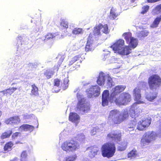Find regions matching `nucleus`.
I'll use <instances>...</instances> for the list:
<instances>
[{
  "label": "nucleus",
  "mask_w": 161,
  "mask_h": 161,
  "mask_svg": "<svg viewBox=\"0 0 161 161\" xmlns=\"http://www.w3.org/2000/svg\"><path fill=\"white\" fill-rule=\"evenodd\" d=\"M100 87L97 85H95L91 87L88 92H92L91 93H90L92 96L96 94L95 96H98L100 94Z\"/></svg>",
  "instance_id": "obj_18"
},
{
  "label": "nucleus",
  "mask_w": 161,
  "mask_h": 161,
  "mask_svg": "<svg viewBox=\"0 0 161 161\" xmlns=\"http://www.w3.org/2000/svg\"><path fill=\"white\" fill-rule=\"evenodd\" d=\"M148 82L150 89H156L161 86V78L157 74L153 75L148 78Z\"/></svg>",
  "instance_id": "obj_5"
},
{
  "label": "nucleus",
  "mask_w": 161,
  "mask_h": 161,
  "mask_svg": "<svg viewBox=\"0 0 161 161\" xmlns=\"http://www.w3.org/2000/svg\"><path fill=\"white\" fill-rule=\"evenodd\" d=\"M64 76H65L64 75H62V77L63 78H64Z\"/></svg>",
  "instance_id": "obj_60"
},
{
  "label": "nucleus",
  "mask_w": 161,
  "mask_h": 161,
  "mask_svg": "<svg viewBox=\"0 0 161 161\" xmlns=\"http://www.w3.org/2000/svg\"><path fill=\"white\" fill-rule=\"evenodd\" d=\"M93 40L92 34L90 33L88 37L87 43L85 47V50L86 52L91 51L92 49Z\"/></svg>",
  "instance_id": "obj_12"
},
{
  "label": "nucleus",
  "mask_w": 161,
  "mask_h": 161,
  "mask_svg": "<svg viewBox=\"0 0 161 161\" xmlns=\"http://www.w3.org/2000/svg\"><path fill=\"white\" fill-rule=\"evenodd\" d=\"M123 36L124 37V38L127 43H128L131 38L133 37H132V34L129 32L124 33Z\"/></svg>",
  "instance_id": "obj_28"
},
{
  "label": "nucleus",
  "mask_w": 161,
  "mask_h": 161,
  "mask_svg": "<svg viewBox=\"0 0 161 161\" xmlns=\"http://www.w3.org/2000/svg\"><path fill=\"white\" fill-rule=\"evenodd\" d=\"M102 24H99L97 25H96L94 27L93 34H92L93 37L94 36L95 38H97L101 36L100 30L102 28Z\"/></svg>",
  "instance_id": "obj_13"
},
{
  "label": "nucleus",
  "mask_w": 161,
  "mask_h": 161,
  "mask_svg": "<svg viewBox=\"0 0 161 161\" xmlns=\"http://www.w3.org/2000/svg\"><path fill=\"white\" fill-rule=\"evenodd\" d=\"M158 161H161V159H158Z\"/></svg>",
  "instance_id": "obj_61"
},
{
  "label": "nucleus",
  "mask_w": 161,
  "mask_h": 161,
  "mask_svg": "<svg viewBox=\"0 0 161 161\" xmlns=\"http://www.w3.org/2000/svg\"><path fill=\"white\" fill-rule=\"evenodd\" d=\"M60 26L62 29H66L68 27L69 24L65 19H62L61 20Z\"/></svg>",
  "instance_id": "obj_33"
},
{
  "label": "nucleus",
  "mask_w": 161,
  "mask_h": 161,
  "mask_svg": "<svg viewBox=\"0 0 161 161\" xmlns=\"http://www.w3.org/2000/svg\"><path fill=\"white\" fill-rule=\"evenodd\" d=\"M101 150L103 157L108 158L113 157L116 151V147L114 143L107 142L102 146Z\"/></svg>",
  "instance_id": "obj_2"
},
{
  "label": "nucleus",
  "mask_w": 161,
  "mask_h": 161,
  "mask_svg": "<svg viewBox=\"0 0 161 161\" xmlns=\"http://www.w3.org/2000/svg\"><path fill=\"white\" fill-rule=\"evenodd\" d=\"M34 128V127L32 125L27 124H24L21 125L19 127V130L21 131H24L31 132L33 130Z\"/></svg>",
  "instance_id": "obj_15"
},
{
  "label": "nucleus",
  "mask_w": 161,
  "mask_h": 161,
  "mask_svg": "<svg viewBox=\"0 0 161 161\" xmlns=\"http://www.w3.org/2000/svg\"><path fill=\"white\" fill-rule=\"evenodd\" d=\"M64 58L62 57H61L59 58L58 61V65L59 66H60Z\"/></svg>",
  "instance_id": "obj_51"
},
{
  "label": "nucleus",
  "mask_w": 161,
  "mask_h": 161,
  "mask_svg": "<svg viewBox=\"0 0 161 161\" xmlns=\"http://www.w3.org/2000/svg\"><path fill=\"white\" fill-rule=\"evenodd\" d=\"M132 111L134 112L133 114H132V116H133L134 117H137L138 115V114L139 113L140 111H138V112L137 111V112L136 113H135V111L132 110Z\"/></svg>",
  "instance_id": "obj_52"
},
{
  "label": "nucleus",
  "mask_w": 161,
  "mask_h": 161,
  "mask_svg": "<svg viewBox=\"0 0 161 161\" xmlns=\"http://www.w3.org/2000/svg\"><path fill=\"white\" fill-rule=\"evenodd\" d=\"M137 129L138 130H141V128H140V127H137Z\"/></svg>",
  "instance_id": "obj_56"
},
{
  "label": "nucleus",
  "mask_w": 161,
  "mask_h": 161,
  "mask_svg": "<svg viewBox=\"0 0 161 161\" xmlns=\"http://www.w3.org/2000/svg\"><path fill=\"white\" fill-rule=\"evenodd\" d=\"M155 9L158 13H161V4L156 6L155 8Z\"/></svg>",
  "instance_id": "obj_47"
},
{
  "label": "nucleus",
  "mask_w": 161,
  "mask_h": 161,
  "mask_svg": "<svg viewBox=\"0 0 161 161\" xmlns=\"http://www.w3.org/2000/svg\"><path fill=\"white\" fill-rule=\"evenodd\" d=\"M148 34V32L145 31H142V36H147Z\"/></svg>",
  "instance_id": "obj_50"
},
{
  "label": "nucleus",
  "mask_w": 161,
  "mask_h": 161,
  "mask_svg": "<svg viewBox=\"0 0 161 161\" xmlns=\"http://www.w3.org/2000/svg\"><path fill=\"white\" fill-rule=\"evenodd\" d=\"M118 15L114 10L113 9H111L110 10V18L112 19H114L117 17Z\"/></svg>",
  "instance_id": "obj_39"
},
{
  "label": "nucleus",
  "mask_w": 161,
  "mask_h": 161,
  "mask_svg": "<svg viewBox=\"0 0 161 161\" xmlns=\"http://www.w3.org/2000/svg\"><path fill=\"white\" fill-rule=\"evenodd\" d=\"M61 147L66 152H74L80 148V144L74 140H67L62 144Z\"/></svg>",
  "instance_id": "obj_3"
},
{
  "label": "nucleus",
  "mask_w": 161,
  "mask_h": 161,
  "mask_svg": "<svg viewBox=\"0 0 161 161\" xmlns=\"http://www.w3.org/2000/svg\"><path fill=\"white\" fill-rule=\"evenodd\" d=\"M32 89L31 92V95L35 96H37L39 95L38 88L35 84H33L31 86Z\"/></svg>",
  "instance_id": "obj_22"
},
{
  "label": "nucleus",
  "mask_w": 161,
  "mask_h": 161,
  "mask_svg": "<svg viewBox=\"0 0 161 161\" xmlns=\"http://www.w3.org/2000/svg\"><path fill=\"white\" fill-rule=\"evenodd\" d=\"M105 80V75L103 74L99 75L97 80V83L100 86L103 85L104 84Z\"/></svg>",
  "instance_id": "obj_21"
},
{
  "label": "nucleus",
  "mask_w": 161,
  "mask_h": 161,
  "mask_svg": "<svg viewBox=\"0 0 161 161\" xmlns=\"http://www.w3.org/2000/svg\"><path fill=\"white\" fill-rule=\"evenodd\" d=\"M55 34L53 33L48 32L45 36V38L44 40L45 42L53 39L55 37Z\"/></svg>",
  "instance_id": "obj_25"
},
{
  "label": "nucleus",
  "mask_w": 161,
  "mask_h": 161,
  "mask_svg": "<svg viewBox=\"0 0 161 161\" xmlns=\"http://www.w3.org/2000/svg\"><path fill=\"white\" fill-rule=\"evenodd\" d=\"M76 108L77 111L81 114L87 113L90 110V104L84 98H81L78 100Z\"/></svg>",
  "instance_id": "obj_4"
},
{
  "label": "nucleus",
  "mask_w": 161,
  "mask_h": 161,
  "mask_svg": "<svg viewBox=\"0 0 161 161\" xmlns=\"http://www.w3.org/2000/svg\"><path fill=\"white\" fill-rule=\"evenodd\" d=\"M102 28H103V30H102V32L106 34L109 33V30L108 29V26L107 24H105L104 25H102Z\"/></svg>",
  "instance_id": "obj_43"
},
{
  "label": "nucleus",
  "mask_w": 161,
  "mask_h": 161,
  "mask_svg": "<svg viewBox=\"0 0 161 161\" xmlns=\"http://www.w3.org/2000/svg\"><path fill=\"white\" fill-rule=\"evenodd\" d=\"M161 21V15H159L155 19L153 23L151 25L150 27L153 28L158 27Z\"/></svg>",
  "instance_id": "obj_19"
},
{
  "label": "nucleus",
  "mask_w": 161,
  "mask_h": 161,
  "mask_svg": "<svg viewBox=\"0 0 161 161\" xmlns=\"http://www.w3.org/2000/svg\"><path fill=\"white\" fill-rule=\"evenodd\" d=\"M80 58V57L79 55L75 56L69 62L68 65L69 66L72 65L75 62L79 60Z\"/></svg>",
  "instance_id": "obj_34"
},
{
  "label": "nucleus",
  "mask_w": 161,
  "mask_h": 161,
  "mask_svg": "<svg viewBox=\"0 0 161 161\" xmlns=\"http://www.w3.org/2000/svg\"><path fill=\"white\" fill-rule=\"evenodd\" d=\"M76 154L70 156L66 158L65 161H74L76 159Z\"/></svg>",
  "instance_id": "obj_42"
},
{
  "label": "nucleus",
  "mask_w": 161,
  "mask_h": 161,
  "mask_svg": "<svg viewBox=\"0 0 161 161\" xmlns=\"http://www.w3.org/2000/svg\"><path fill=\"white\" fill-rule=\"evenodd\" d=\"M69 80L68 79V76H66L63 80V84L64 87H66L68 86V83L69 82Z\"/></svg>",
  "instance_id": "obj_46"
},
{
  "label": "nucleus",
  "mask_w": 161,
  "mask_h": 161,
  "mask_svg": "<svg viewBox=\"0 0 161 161\" xmlns=\"http://www.w3.org/2000/svg\"><path fill=\"white\" fill-rule=\"evenodd\" d=\"M149 9V6L148 5L143 6L142 8V14L147 13Z\"/></svg>",
  "instance_id": "obj_41"
},
{
  "label": "nucleus",
  "mask_w": 161,
  "mask_h": 161,
  "mask_svg": "<svg viewBox=\"0 0 161 161\" xmlns=\"http://www.w3.org/2000/svg\"><path fill=\"white\" fill-rule=\"evenodd\" d=\"M12 133V130H9L5 131L1 135V138L2 139H3L9 137Z\"/></svg>",
  "instance_id": "obj_26"
},
{
  "label": "nucleus",
  "mask_w": 161,
  "mask_h": 161,
  "mask_svg": "<svg viewBox=\"0 0 161 161\" xmlns=\"http://www.w3.org/2000/svg\"><path fill=\"white\" fill-rule=\"evenodd\" d=\"M21 122V119L19 116H15L9 117L6 119L5 123L7 125H17Z\"/></svg>",
  "instance_id": "obj_10"
},
{
  "label": "nucleus",
  "mask_w": 161,
  "mask_h": 161,
  "mask_svg": "<svg viewBox=\"0 0 161 161\" xmlns=\"http://www.w3.org/2000/svg\"><path fill=\"white\" fill-rule=\"evenodd\" d=\"M10 161H17L16 158H14L12 160H11Z\"/></svg>",
  "instance_id": "obj_55"
},
{
  "label": "nucleus",
  "mask_w": 161,
  "mask_h": 161,
  "mask_svg": "<svg viewBox=\"0 0 161 161\" xmlns=\"http://www.w3.org/2000/svg\"><path fill=\"white\" fill-rule=\"evenodd\" d=\"M83 30L80 28H75L73 29L72 31V34L75 35H79L83 33Z\"/></svg>",
  "instance_id": "obj_30"
},
{
  "label": "nucleus",
  "mask_w": 161,
  "mask_h": 161,
  "mask_svg": "<svg viewBox=\"0 0 161 161\" xmlns=\"http://www.w3.org/2000/svg\"><path fill=\"white\" fill-rule=\"evenodd\" d=\"M14 143L11 141H9L7 142L4 145L3 147L4 151L5 152H8L11 150Z\"/></svg>",
  "instance_id": "obj_20"
},
{
  "label": "nucleus",
  "mask_w": 161,
  "mask_h": 161,
  "mask_svg": "<svg viewBox=\"0 0 161 161\" xmlns=\"http://www.w3.org/2000/svg\"><path fill=\"white\" fill-rule=\"evenodd\" d=\"M15 84V83H13L12 84V85H13L14 84Z\"/></svg>",
  "instance_id": "obj_62"
},
{
  "label": "nucleus",
  "mask_w": 161,
  "mask_h": 161,
  "mask_svg": "<svg viewBox=\"0 0 161 161\" xmlns=\"http://www.w3.org/2000/svg\"><path fill=\"white\" fill-rule=\"evenodd\" d=\"M61 80L58 78L54 79L53 80V87H59L60 84Z\"/></svg>",
  "instance_id": "obj_40"
},
{
  "label": "nucleus",
  "mask_w": 161,
  "mask_h": 161,
  "mask_svg": "<svg viewBox=\"0 0 161 161\" xmlns=\"http://www.w3.org/2000/svg\"><path fill=\"white\" fill-rule=\"evenodd\" d=\"M76 138L77 140L80 142H82L85 139V135L82 133L78 134L76 136Z\"/></svg>",
  "instance_id": "obj_37"
},
{
  "label": "nucleus",
  "mask_w": 161,
  "mask_h": 161,
  "mask_svg": "<svg viewBox=\"0 0 161 161\" xmlns=\"http://www.w3.org/2000/svg\"><path fill=\"white\" fill-rule=\"evenodd\" d=\"M54 72L49 70H46L44 73V75L47 79L50 78L53 75Z\"/></svg>",
  "instance_id": "obj_35"
},
{
  "label": "nucleus",
  "mask_w": 161,
  "mask_h": 161,
  "mask_svg": "<svg viewBox=\"0 0 161 161\" xmlns=\"http://www.w3.org/2000/svg\"><path fill=\"white\" fill-rule=\"evenodd\" d=\"M130 47L133 48H135L138 44V41L137 39L133 37L128 43Z\"/></svg>",
  "instance_id": "obj_23"
},
{
  "label": "nucleus",
  "mask_w": 161,
  "mask_h": 161,
  "mask_svg": "<svg viewBox=\"0 0 161 161\" xmlns=\"http://www.w3.org/2000/svg\"><path fill=\"white\" fill-rule=\"evenodd\" d=\"M126 86L122 85H118L112 89L111 90V94L109 98V101L111 103L114 102L116 99H117L118 95L123 91Z\"/></svg>",
  "instance_id": "obj_6"
},
{
  "label": "nucleus",
  "mask_w": 161,
  "mask_h": 161,
  "mask_svg": "<svg viewBox=\"0 0 161 161\" xmlns=\"http://www.w3.org/2000/svg\"><path fill=\"white\" fill-rule=\"evenodd\" d=\"M158 95V92L155 91L150 92L146 96V98L147 100L150 102H153L156 99Z\"/></svg>",
  "instance_id": "obj_17"
},
{
  "label": "nucleus",
  "mask_w": 161,
  "mask_h": 161,
  "mask_svg": "<svg viewBox=\"0 0 161 161\" xmlns=\"http://www.w3.org/2000/svg\"><path fill=\"white\" fill-rule=\"evenodd\" d=\"M109 97V91L107 90H105L102 94V104L103 106H107L108 104Z\"/></svg>",
  "instance_id": "obj_11"
},
{
  "label": "nucleus",
  "mask_w": 161,
  "mask_h": 161,
  "mask_svg": "<svg viewBox=\"0 0 161 161\" xmlns=\"http://www.w3.org/2000/svg\"><path fill=\"white\" fill-rule=\"evenodd\" d=\"M121 115L117 117H114L112 118V121L113 124L114 125H118L122 122V119H121L120 116Z\"/></svg>",
  "instance_id": "obj_29"
},
{
  "label": "nucleus",
  "mask_w": 161,
  "mask_h": 161,
  "mask_svg": "<svg viewBox=\"0 0 161 161\" xmlns=\"http://www.w3.org/2000/svg\"><path fill=\"white\" fill-rule=\"evenodd\" d=\"M20 143L19 141H18V142H16V143Z\"/></svg>",
  "instance_id": "obj_59"
},
{
  "label": "nucleus",
  "mask_w": 161,
  "mask_h": 161,
  "mask_svg": "<svg viewBox=\"0 0 161 161\" xmlns=\"http://www.w3.org/2000/svg\"><path fill=\"white\" fill-rule=\"evenodd\" d=\"M157 124L159 125V130H161V117L160 119L157 121Z\"/></svg>",
  "instance_id": "obj_53"
},
{
  "label": "nucleus",
  "mask_w": 161,
  "mask_h": 161,
  "mask_svg": "<svg viewBox=\"0 0 161 161\" xmlns=\"http://www.w3.org/2000/svg\"><path fill=\"white\" fill-rule=\"evenodd\" d=\"M17 89L16 87H12L8 88L2 91V92L4 94H6L7 95H11Z\"/></svg>",
  "instance_id": "obj_24"
},
{
  "label": "nucleus",
  "mask_w": 161,
  "mask_h": 161,
  "mask_svg": "<svg viewBox=\"0 0 161 161\" xmlns=\"http://www.w3.org/2000/svg\"><path fill=\"white\" fill-rule=\"evenodd\" d=\"M22 136L21 133L20 132H15L13 133L12 136V140H14L17 139L19 137H21Z\"/></svg>",
  "instance_id": "obj_38"
},
{
  "label": "nucleus",
  "mask_w": 161,
  "mask_h": 161,
  "mask_svg": "<svg viewBox=\"0 0 161 161\" xmlns=\"http://www.w3.org/2000/svg\"><path fill=\"white\" fill-rule=\"evenodd\" d=\"M135 96V99L136 101H139L141 98V95L140 94V90L137 87H136L134 90Z\"/></svg>",
  "instance_id": "obj_27"
},
{
  "label": "nucleus",
  "mask_w": 161,
  "mask_h": 161,
  "mask_svg": "<svg viewBox=\"0 0 161 161\" xmlns=\"http://www.w3.org/2000/svg\"><path fill=\"white\" fill-rule=\"evenodd\" d=\"M129 116L128 112L126 111H124L123 113L121 119H122V121L127 118Z\"/></svg>",
  "instance_id": "obj_44"
},
{
  "label": "nucleus",
  "mask_w": 161,
  "mask_h": 161,
  "mask_svg": "<svg viewBox=\"0 0 161 161\" xmlns=\"http://www.w3.org/2000/svg\"><path fill=\"white\" fill-rule=\"evenodd\" d=\"M21 157L23 158H25L27 157V154H26V151H23L21 155Z\"/></svg>",
  "instance_id": "obj_49"
},
{
  "label": "nucleus",
  "mask_w": 161,
  "mask_h": 161,
  "mask_svg": "<svg viewBox=\"0 0 161 161\" xmlns=\"http://www.w3.org/2000/svg\"><path fill=\"white\" fill-rule=\"evenodd\" d=\"M69 121L77 123L79 122L80 117L76 113L71 112L69 114Z\"/></svg>",
  "instance_id": "obj_16"
},
{
  "label": "nucleus",
  "mask_w": 161,
  "mask_h": 161,
  "mask_svg": "<svg viewBox=\"0 0 161 161\" xmlns=\"http://www.w3.org/2000/svg\"><path fill=\"white\" fill-rule=\"evenodd\" d=\"M125 43L124 41L122 39L117 40L111 47L115 53H118L122 55H127L131 53V49L129 46H126L121 50L122 47Z\"/></svg>",
  "instance_id": "obj_1"
},
{
  "label": "nucleus",
  "mask_w": 161,
  "mask_h": 161,
  "mask_svg": "<svg viewBox=\"0 0 161 161\" xmlns=\"http://www.w3.org/2000/svg\"><path fill=\"white\" fill-rule=\"evenodd\" d=\"M135 0H131V2L132 3H134Z\"/></svg>",
  "instance_id": "obj_57"
},
{
  "label": "nucleus",
  "mask_w": 161,
  "mask_h": 161,
  "mask_svg": "<svg viewBox=\"0 0 161 161\" xmlns=\"http://www.w3.org/2000/svg\"><path fill=\"white\" fill-rule=\"evenodd\" d=\"M122 133L120 131H113L109 133L107 135L106 138L108 140L118 143L121 141Z\"/></svg>",
  "instance_id": "obj_8"
},
{
  "label": "nucleus",
  "mask_w": 161,
  "mask_h": 161,
  "mask_svg": "<svg viewBox=\"0 0 161 161\" xmlns=\"http://www.w3.org/2000/svg\"><path fill=\"white\" fill-rule=\"evenodd\" d=\"M136 151L132 150L128 153L127 156L128 158H132L136 157Z\"/></svg>",
  "instance_id": "obj_36"
},
{
  "label": "nucleus",
  "mask_w": 161,
  "mask_h": 161,
  "mask_svg": "<svg viewBox=\"0 0 161 161\" xmlns=\"http://www.w3.org/2000/svg\"><path fill=\"white\" fill-rule=\"evenodd\" d=\"M131 100L130 95L128 93L123 92L117 97L114 103L117 105H123L130 102Z\"/></svg>",
  "instance_id": "obj_7"
},
{
  "label": "nucleus",
  "mask_w": 161,
  "mask_h": 161,
  "mask_svg": "<svg viewBox=\"0 0 161 161\" xmlns=\"http://www.w3.org/2000/svg\"><path fill=\"white\" fill-rule=\"evenodd\" d=\"M139 101V103H140L141 102L140 101Z\"/></svg>",
  "instance_id": "obj_63"
},
{
  "label": "nucleus",
  "mask_w": 161,
  "mask_h": 161,
  "mask_svg": "<svg viewBox=\"0 0 161 161\" xmlns=\"http://www.w3.org/2000/svg\"><path fill=\"white\" fill-rule=\"evenodd\" d=\"M126 148V146H122L121 145H120L119 146L118 149V150L119 151H123L125 150Z\"/></svg>",
  "instance_id": "obj_48"
},
{
  "label": "nucleus",
  "mask_w": 161,
  "mask_h": 161,
  "mask_svg": "<svg viewBox=\"0 0 161 161\" xmlns=\"http://www.w3.org/2000/svg\"><path fill=\"white\" fill-rule=\"evenodd\" d=\"M119 113V111L117 110H113L110 111V114L109 116H111L113 117V116Z\"/></svg>",
  "instance_id": "obj_45"
},
{
  "label": "nucleus",
  "mask_w": 161,
  "mask_h": 161,
  "mask_svg": "<svg viewBox=\"0 0 161 161\" xmlns=\"http://www.w3.org/2000/svg\"><path fill=\"white\" fill-rule=\"evenodd\" d=\"M141 103H143V102L142 101Z\"/></svg>",
  "instance_id": "obj_64"
},
{
  "label": "nucleus",
  "mask_w": 161,
  "mask_h": 161,
  "mask_svg": "<svg viewBox=\"0 0 161 161\" xmlns=\"http://www.w3.org/2000/svg\"><path fill=\"white\" fill-rule=\"evenodd\" d=\"M151 120L148 119H145L142 122V126L144 128L147 127L151 124Z\"/></svg>",
  "instance_id": "obj_32"
},
{
  "label": "nucleus",
  "mask_w": 161,
  "mask_h": 161,
  "mask_svg": "<svg viewBox=\"0 0 161 161\" xmlns=\"http://www.w3.org/2000/svg\"><path fill=\"white\" fill-rule=\"evenodd\" d=\"M156 135L153 131H149L145 133L143 135L142 142L143 145H145L147 144L152 142L155 140Z\"/></svg>",
  "instance_id": "obj_9"
},
{
  "label": "nucleus",
  "mask_w": 161,
  "mask_h": 161,
  "mask_svg": "<svg viewBox=\"0 0 161 161\" xmlns=\"http://www.w3.org/2000/svg\"><path fill=\"white\" fill-rule=\"evenodd\" d=\"M2 115V112L1 111H0V117Z\"/></svg>",
  "instance_id": "obj_58"
},
{
  "label": "nucleus",
  "mask_w": 161,
  "mask_h": 161,
  "mask_svg": "<svg viewBox=\"0 0 161 161\" xmlns=\"http://www.w3.org/2000/svg\"><path fill=\"white\" fill-rule=\"evenodd\" d=\"M90 151L88 153V155L91 158H93L97 155L99 151V149L97 147L93 146L89 148Z\"/></svg>",
  "instance_id": "obj_14"
},
{
  "label": "nucleus",
  "mask_w": 161,
  "mask_h": 161,
  "mask_svg": "<svg viewBox=\"0 0 161 161\" xmlns=\"http://www.w3.org/2000/svg\"><path fill=\"white\" fill-rule=\"evenodd\" d=\"M107 85L108 86V88H111L113 86H114V84L112 78L109 76H107Z\"/></svg>",
  "instance_id": "obj_31"
},
{
  "label": "nucleus",
  "mask_w": 161,
  "mask_h": 161,
  "mask_svg": "<svg viewBox=\"0 0 161 161\" xmlns=\"http://www.w3.org/2000/svg\"><path fill=\"white\" fill-rule=\"evenodd\" d=\"M80 66V65L79 64H77L75 65V66L74 67V70L77 69Z\"/></svg>",
  "instance_id": "obj_54"
}]
</instances>
